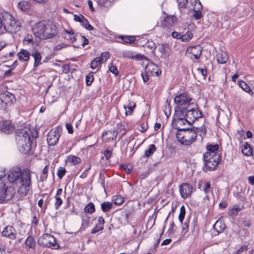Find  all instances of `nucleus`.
I'll use <instances>...</instances> for the list:
<instances>
[{"label":"nucleus","mask_w":254,"mask_h":254,"mask_svg":"<svg viewBox=\"0 0 254 254\" xmlns=\"http://www.w3.org/2000/svg\"><path fill=\"white\" fill-rule=\"evenodd\" d=\"M104 219L102 217H99L95 227L92 230L91 233L95 234L104 229Z\"/></svg>","instance_id":"24"},{"label":"nucleus","mask_w":254,"mask_h":254,"mask_svg":"<svg viewBox=\"0 0 254 254\" xmlns=\"http://www.w3.org/2000/svg\"><path fill=\"white\" fill-rule=\"evenodd\" d=\"M8 180L10 182H14L20 179V186L18 191L21 196H26L31 188V175L27 169L22 172L19 168H13L10 169L7 175Z\"/></svg>","instance_id":"1"},{"label":"nucleus","mask_w":254,"mask_h":254,"mask_svg":"<svg viewBox=\"0 0 254 254\" xmlns=\"http://www.w3.org/2000/svg\"><path fill=\"white\" fill-rule=\"evenodd\" d=\"M17 7L21 10L25 11L30 8L31 4L29 2L23 0L18 2Z\"/></svg>","instance_id":"29"},{"label":"nucleus","mask_w":254,"mask_h":254,"mask_svg":"<svg viewBox=\"0 0 254 254\" xmlns=\"http://www.w3.org/2000/svg\"><path fill=\"white\" fill-rule=\"evenodd\" d=\"M49 171V167L48 165H46L45 168L43 170V175L41 176L40 179L42 180H44V179H46L47 177V174Z\"/></svg>","instance_id":"54"},{"label":"nucleus","mask_w":254,"mask_h":254,"mask_svg":"<svg viewBox=\"0 0 254 254\" xmlns=\"http://www.w3.org/2000/svg\"><path fill=\"white\" fill-rule=\"evenodd\" d=\"M192 101L193 100L191 97L187 93H183L176 96L174 98L176 115L181 114L183 110L190 106L191 104H194L193 102H192Z\"/></svg>","instance_id":"4"},{"label":"nucleus","mask_w":254,"mask_h":254,"mask_svg":"<svg viewBox=\"0 0 254 254\" xmlns=\"http://www.w3.org/2000/svg\"><path fill=\"white\" fill-rule=\"evenodd\" d=\"M202 49L199 45L189 47L186 51L188 57L192 60H197L201 54Z\"/></svg>","instance_id":"13"},{"label":"nucleus","mask_w":254,"mask_h":254,"mask_svg":"<svg viewBox=\"0 0 254 254\" xmlns=\"http://www.w3.org/2000/svg\"><path fill=\"white\" fill-rule=\"evenodd\" d=\"M177 21V18L175 16L173 15H168L165 13L163 19L161 21V25L167 28H170L176 24Z\"/></svg>","instance_id":"14"},{"label":"nucleus","mask_w":254,"mask_h":254,"mask_svg":"<svg viewBox=\"0 0 254 254\" xmlns=\"http://www.w3.org/2000/svg\"><path fill=\"white\" fill-rule=\"evenodd\" d=\"M94 77L92 74H88L86 76V83L87 85H90L93 81Z\"/></svg>","instance_id":"53"},{"label":"nucleus","mask_w":254,"mask_h":254,"mask_svg":"<svg viewBox=\"0 0 254 254\" xmlns=\"http://www.w3.org/2000/svg\"><path fill=\"white\" fill-rule=\"evenodd\" d=\"M13 74L12 69H8L5 71L3 76L5 77H8L10 76Z\"/></svg>","instance_id":"63"},{"label":"nucleus","mask_w":254,"mask_h":254,"mask_svg":"<svg viewBox=\"0 0 254 254\" xmlns=\"http://www.w3.org/2000/svg\"><path fill=\"white\" fill-rule=\"evenodd\" d=\"M207 152L205 153H208L211 155L212 153L214 154H219L217 151L219 148L218 144H209L207 146Z\"/></svg>","instance_id":"30"},{"label":"nucleus","mask_w":254,"mask_h":254,"mask_svg":"<svg viewBox=\"0 0 254 254\" xmlns=\"http://www.w3.org/2000/svg\"><path fill=\"white\" fill-rule=\"evenodd\" d=\"M123 56L124 58L134 59L136 60H144L146 57L141 54H137L131 51H126L123 53Z\"/></svg>","instance_id":"20"},{"label":"nucleus","mask_w":254,"mask_h":254,"mask_svg":"<svg viewBox=\"0 0 254 254\" xmlns=\"http://www.w3.org/2000/svg\"><path fill=\"white\" fill-rule=\"evenodd\" d=\"M198 72L199 74H200L202 76L204 77L206 76L207 74V70L205 68H198Z\"/></svg>","instance_id":"61"},{"label":"nucleus","mask_w":254,"mask_h":254,"mask_svg":"<svg viewBox=\"0 0 254 254\" xmlns=\"http://www.w3.org/2000/svg\"><path fill=\"white\" fill-rule=\"evenodd\" d=\"M113 201L116 205H121L124 202V198L121 195H114L112 199Z\"/></svg>","instance_id":"43"},{"label":"nucleus","mask_w":254,"mask_h":254,"mask_svg":"<svg viewBox=\"0 0 254 254\" xmlns=\"http://www.w3.org/2000/svg\"><path fill=\"white\" fill-rule=\"evenodd\" d=\"M20 24L19 21L13 18L7 12L3 13V30L9 33H15L19 31Z\"/></svg>","instance_id":"6"},{"label":"nucleus","mask_w":254,"mask_h":254,"mask_svg":"<svg viewBox=\"0 0 254 254\" xmlns=\"http://www.w3.org/2000/svg\"><path fill=\"white\" fill-rule=\"evenodd\" d=\"M84 211L89 213H92L95 211L94 205L92 202L89 203L84 208Z\"/></svg>","instance_id":"45"},{"label":"nucleus","mask_w":254,"mask_h":254,"mask_svg":"<svg viewBox=\"0 0 254 254\" xmlns=\"http://www.w3.org/2000/svg\"><path fill=\"white\" fill-rule=\"evenodd\" d=\"M179 191L182 197L186 198L191 194L192 187L189 184L183 183L180 186Z\"/></svg>","instance_id":"18"},{"label":"nucleus","mask_w":254,"mask_h":254,"mask_svg":"<svg viewBox=\"0 0 254 254\" xmlns=\"http://www.w3.org/2000/svg\"><path fill=\"white\" fill-rule=\"evenodd\" d=\"M15 193L12 187H7L3 182H0V202L7 201L11 199Z\"/></svg>","instance_id":"10"},{"label":"nucleus","mask_w":254,"mask_h":254,"mask_svg":"<svg viewBox=\"0 0 254 254\" xmlns=\"http://www.w3.org/2000/svg\"><path fill=\"white\" fill-rule=\"evenodd\" d=\"M14 99V95L9 92L0 93V109H5L7 106L12 103Z\"/></svg>","instance_id":"12"},{"label":"nucleus","mask_w":254,"mask_h":254,"mask_svg":"<svg viewBox=\"0 0 254 254\" xmlns=\"http://www.w3.org/2000/svg\"><path fill=\"white\" fill-rule=\"evenodd\" d=\"M112 207V203L110 202H104L101 204V208L103 211L107 212Z\"/></svg>","instance_id":"41"},{"label":"nucleus","mask_w":254,"mask_h":254,"mask_svg":"<svg viewBox=\"0 0 254 254\" xmlns=\"http://www.w3.org/2000/svg\"><path fill=\"white\" fill-rule=\"evenodd\" d=\"M0 130L6 134H9L14 130V127L8 120L0 122Z\"/></svg>","instance_id":"19"},{"label":"nucleus","mask_w":254,"mask_h":254,"mask_svg":"<svg viewBox=\"0 0 254 254\" xmlns=\"http://www.w3.org/2000/svg\"><path fill=\"white\" fill-rule=\"evenodd\" d=\"M172 36L173 38L177 39H181V37L182 35L180 33H178L177 32H173L172 33Z\"/></svg>","instance_id":"62"},{"label":"nucleus","mask_w":254,"mask_h":254,"mask_svg":"<svg viewBox=\"0 0 254 254\" xmlns=\"http://www.w3.org/2000/svg\"><path fill=\"white\" fill-rule=\"evenodd\" d=\"M167 48V45L165 44H161L158 46V51L162 53H165V49Z\"/></svg>","instance_id":"57"},{"label":"nucleus","mask_w":254,"mask_h":254,"mask_svg":"<svg viewBox=\"0 0 254 254\" xmlns=\"http://www.w3.org/2000/svg\"><path fill=\"white\" fill-rule=\"evenodd\" d=\"M31 55L34 58V68H35L42 64V55L41 53L37 49H33L31 53Z\"/></svg>","instance_id":"21"},{"label":"nucleus","mask_w":254,"mask_h":254,"mask_svg":"<svg viewBox=\"0 0 254 254\" xmlns=\"http://www.w3.org/2000/svg\"><path fill=\"white\" fill-rule=\"evenodd\" d=\"M84 16H83L82 15H78L77 14L74 15V20L76 22H79L81 23V21L84 18Z\"/></svg>","instance_id":"58"},{"label":"nucleus","mask_w":254,"mask_h":254,"mask_svg":"<svg viewBox=\"0 0 254 254\" xmlns=\"http://www.w3.org/2000/svg\"><path fill=\"white\" fill-rule=\"evenodd\" d=\"M117 134L116 131H105L102 133V139L105 142H110L116 138Z\"/></svg>","instance_id":"22"},{"label":"nucleus","mask_w":254,"mask_h":254,"mask_svg":"<svg viewBox=\"0 0 254 254\" xmlns=\"http://www.w3.org/2000/svg\"><path fill=\"white\" fill-rule=\"evenodd\" d=\"M19 151L23 153H30L32 149V141L31 139L16 140Z\"/></svg>","instance_id":"11"},{"label":"nucleus","mask_w":254,"mask_h":254,"mask_svg":"<svg viewBox=\"0 0 254 254\" xmlns=\"http://www.w3.org/2000/svg\"><path fill=\"white\" fill-rule=\"evenodd\" d=\"M135 107V104L133 102L129 103L128 105H125L124 108L126 110V114L127 115L128 113L129 115H131V112L133 110L134 108Z\"/></svg>","instance_id":"39"},{"label":"nucleus","mask_w":254,"mask_h":254,"mask_svg":"<svg viewBox=\"0 0 254 254\" xmlns=\"http://www.w3.org/2000/svg\"><path fill=\"white\" fill-rule=\"evenodd\" d=\"M34 35L40 39H47L55 36L58 30L56 26L46 21L39 22L32 29Z\"/></svg>","instance_id":"2"},{"label":"nucleus","mask_w":254,"mask_h":254,"mask_svg":"<svg viewBox=\"0 0 254 254\" xmlns=\"http://www.w3.org/2000/svg\"><path fill=\"white\" fill-rule=\"evenodd\" d=\"M31 54L25 49H21L17 54L18 60L21 62H27L30 58Z\"/></svg>","instance_id":"23"},{"label":"nucleus","mask_w":254,"mask_h":254,"mask_svg":"<svg viewBox=\"0 0 254 254\" xmlns=\"http://www.w3.org/2000/svg\"><path fill=\"white\" fill-rule=\"evenodd\" d=\"M119 38L123 40V43L131 44L135 41V37L131 36H120Z\"/></svg>","instance_id":"31"},{"label":"nucleus","mask_w":254,"mask_h":254,"mask_svg":"<svg viewBox=\"0 0 254 254\" xmlns=\"http://www.w3.org/2000/svg\"><path fill=\"white\" fill-rule=\"evenodd\" d=\"M155 150L156 147L155 145H150L148 148L145 151L144 156L146 157H149L155 151Z\"/></svg>","instance_id":"37"},{"label":"nucleus","mask_w":254,"mask_h":254,"mask_svg":"<svg viewBox=\"0 0 254 254\" xmlns=\"http://www.w3.org/2000/svg\"><path fill=\"white\" fill-rule=\"evenodd\" d=\"M55 207L56 209H58L59 207L62 205L63 203L62 199L60 197H57V196H55Z\"/></svg>","instance_id":"49"},{"label":"nucleus","mask_w":254,"mask_h":254,"mask_svg":"<svg viewBox=\"0 0 254 254\" xmlns=\"http://www.w3.org/2000/svg\"><path fill=\"white\" fill-rule=\"evenodd\" d=\"M193 10L194 11V13L193 15L194 18L196 20L199 19L202 16V14L200 11V10H196V9H193Z\"/></svg>","instance_id":"55"},{"label":"nucleus","mask_w":254,"mask_h":254,"mask_svg":"<svg viewBox=\"0 0 254 254\" xmlns=\"http://www.w3.org/2000/svg\"><path fill=\"white\" fill-rule=\"evenodd\" d=\"M239 86L245 92L253 95V92L252 91L250 87L244 81L241 80L238 83Z\"/></svg>","instance_id":"32"},{"label":"nucleus","mask_w":254,"mask_h":254,"mask_svg":"<svg viewBox=\"0 0 254 254\" xmlns=\"http://www.w3.org/2000/svg\"><path fill=\"white\" fill-rule=\"evenodd\" d=\"M180 8H186L188 4V0H177Z\"/></svg>","instance_id":"51"},{"label":"nucleus","mask_w":254,"mask_h":254,"mask_svg":"<svg viewBox=\"0 0 254 254\" xmlns=\"http://www.w3.org/2000/svg\"><path fill=\"white\" fill-rule=\"evenodd\" d=\"M37 136L38 133L35 129L25 127L16 131L15 139H31V137L37 138Z\"/></svg>","instance_id":"8"},{"label":"nucleus","mask_w":254,"mask_h":254,"mask_svg":"<svg viewBox=\"0 0 254 254\" xmlns=\"http://www.w3.org/2000/svg\"><path fill=\"white\" fill-rule=\"evenodd\" d=\"M101 59L103 63L106 62L107 60L110 58V54L108 52L102 53L100 57H99Z\"/></svg>","instance_id":"48"},{"label":"nucleus","mask_w":254,"mask_h":254,"mask_svg":"<svg viewBox=\"0 0 254 254\" xmlns=\"http://www.w3.org/2000/svg\"><path fill=\"white\" fill-rule=\"evenodd\" d=\"M66 173V170L64 168L60 167L58 171L57 175L59 179H61L63 178Z\"/></svg>","instance_id":"47"},{"label":"nucleus","mask_w":254,"mask_h":254,"mask_svg":"<svg viewBox=\"0 0 254 254\" xmlns=\"http://www.w3.org/2000/svg\"><path fill=\"white\" fill-rule=\"evenodd\" d=\"M242 208L243 206H242L235 205L229 210L228 213L230 216H235L242 209Z\"/></svg>","instance_id":"34"},{"label":"nucleus","mask_w":254,"mask_h":254,"mask_svg":"<svg viewBox=\"0 0 254 254\" xmlns=\"http://www.w3.org/2000/svg\"><path fill=\"white\" fill-rule=\"evenodd\" d=\"M242 151L243 153L247 156H250L253 155L252 149L250 144L246 142H245L242 146Z\"/></svg>","instance_id":"26"},{"label":"nucleus","mask_w":254,"mask_h":254,"mask_svg":"<svg viewBox=\"0 0 254 254\" xmlns=\"http://www.w3.org/2000/svg\"><path fill=\"white\" fill-rule=\"evenodd\" d=\"M176 115L179 118L178 123L180 124H184L185 122L191 124L196 119L202 117L201 113L198 110L196 105L194 103L191 104L190 106L183 110L181 114Z\"/></svg>","instance_id":"3"},{"label":"nucleus","mask_w":254,"mask_h":254,"mask_svg":"<svg viewBox=\"0 0 254 254\" xmlns=\"http://www.w3.org/2000/svg\"><path fill=\"white\" fill-rule=\"evenodd\" d=\"M67 46V45L64 43H61L60 44L57 45L55 48V50H60L63 48H65Z\"/></svg>","instance_id":"60"},{"label":"nucleus","mask_w":254,"mask_h":254,"mask_svg":"<svg viewBox=\"0 0 254 254\" xmlns=\"http://www.w3.org/2000/svg\"><path fill=\"white\" fill-rule=\"evenodd\" d=\"M67 161L70 162L72 165H76L81 162V159L74 155H69L67 158Z\"/></svg>","instance_id":"33"},{"label":"nucleus","mask_w":254,"mask_h":254,"mask_svg":"<svg viewBox=\"0 0 254 254\" xmlns=\"http://www.w3.org/2000/svg\"><path fill=\"white\" fill-rule=\"evenodd\" d=\"M189 220H186L184 224H182V231L184 234H186L189 230Z\"/></svg>","instance_id":"52"},{"label":"nucleus","mask_w":254,"mask_h":254,"mask_svg":"<svg viewBox=\"0 0 254 254\" xmlns=\"http://www.w3.org/2000/svg\"><path fill=\"white\" fill-rule=\"evenodd\" d=\"M25 244L29 247V248L34 249L36 243L34 241V238L32 236H29L26 240Z\"/></svg>","instance_id":"35"},{"label":"nucleus","mask_w":254,"mask_h":254,"mask_svg":"<svg viewBox=\"0 0 254 254\" xmlns=\"http://www.w3.org/2000/svg\"><path fill=\"white\" fill-rule=\"evenodd\" d=\"M198 186V188L202 190L205 194H207L210 191L211 185L209 182H199Z\"/></svg>","instance_id":"27"},{"label":"nucleus","mask_w":254,"mask_h":254,"mask_svg":"<svg viewBox=\"0 0 254 254\" xmlns=\"http://www.w3.org/2000/svg\"><path fill=\"white\" fill-rule=\"evenodd\" d=\"M99 4L105 7H109L111 5V1L110 0H99Z\"/></svg>","instance_id":"50"},{"label":"nucleus","mask_w":254,"mask_h":254,"mask_svg":"<svg viewBox=\"0 0 254 254\" xmlns=\"http://www.w3.org/2000/svg\"><path fill=\"white\" fill-rule=\"evenodd\" d=\"M192 33L190 31H188L182 36L181 40L183 42H186L190 41L192 38Z\"/></svg>","instance_id":"42"},{"label":"nucleus","mask_w":254,"mask_h":254,"mask_svg":"<svg viewBox=\"0 0 254 254\" xmlns=\"http://www.w3.org/2000/svg\"><path fill=\"white\" fill-rule=\"evenodd\" d=\"M226 226L224 222L221 220H217L213 225L214 230L220 233L223 231Z\"/></svg>","instance_id":"28"},{"label":"nucleus","mask_w":254,"mask_h":254,"mask_svg":"<svg viewBox=\"0 0 254 254\" xmlns=\"http://www.w3.org/2000/svg\"><path fill=\"white\" fill-rule=\"evenodd\" d=\"M197 137L195 131L190 129H181L177 131L176 137L178 142L185 145H189L193 142Z\"/></svg>","instance_id":"5"},{"label":"nucleus","mask_w":254,"mask_h":254,"mask_svg":"<svg viewBox=\"0 0 254 254\" xmlns=\"http://www.w3.org/2000/svg\"><path fill=\"white\" fill-rule=\"evenodd\" d=\"M60 134L58 130L52 129L48 133L47 136V142L50 146H54L58 142Z\"/></svg>","instance_id":"15"},{"label":"nucleus","mask_w":254,"mask_h":254,"mask_svg":"<svg viewBox=\"0 0 254 254\" xmlns=\"http://www.w3.org/2000/svg\"><path fill=\"white\" fill-rule=\"evenodd\" d=\"M103 64L101 61V59L99 57L95 58L91 63L90 67L92 69H94L97 68L99 65Z\"/></svg>","instance_id":"36"},{"label":"nucleus","mask_w":254,"mask_h":254,"mask_svg":"<svg viewBox=\"0 0 254 254\" xmlns=\"http://www.w3.org/2000/svg\"><path fill=\"white\" fill-rule=\"evenodd\" d=\"M38 243L40 246L52 249H56L59 247V245L57 244L54 237L49 234L43 235L39 238Z\"/></svg>","instance_id":"9"},{"label":"nucleus","mask_w":254,"mask_h":254,"mask_svg":"<svg viewBox=\"0 0 254 254\" xmlns=\"http://www.w3.org/2000/svg\"><path fill=\"white\" fill-rule=\"evenodd\" d=\"M186 214V210L184 206H182L180 208V213L179 215V220L181 224H183V221L184 219Z\"/></svg>","instance_id":"44"},{"label":"nucleus","mask_w":254,"mask_h":254,"mask_svg":"<svg viewBox=\"0 0 254 254\" xmlns=\"http://www.w3.org/2000/svg\"><path fill=\"white\" fill-rule=\"evenodd\" d=\"M1 235L10 240H14L16 238L17 233L14 228L11 226H7L2 231Z\"/></svg>","instance_id":"17"},{"label":"nucleus","mask_w":254,"mask_h":254,"mask_svg":"<svg viewBox=\"0 0 254 254\" xmlns=\"http://www.w3.org/2000/svg\"><path fill=\"white\" fill-rule=\"evenodd\" d=\"M216 60L219 64H224L228 61V56L225 52H221L217 55Z\"/></svg>","instance_id":"25"},{"label":"nucleus","mask_w":254,"mask_h":254,"mask_svg":"<svg viewBox=\"0 0 254 254\" xmlns=\"http://www.w3.org/2000/svg\"><path fill=\"white\" fill-rule=\"evenodd\" d=\"M145 73L149 74L151 76H158L161 73L158 66L155 64L150 62L145 67Z\"/></svg>","instance_id":"16"},{"label":"nucleus","mask_w":254,"mask_h":254,"mask_svg":"<svg viewBox=\"0 0 254 254\" xmlns=\"http://www.w3.org/2000/svg\"><path fill=\"white\" fill-rule=\"evenodd\" d=\"M112 152L110 150H106L104 152V156L107 160L109 159L112 155Z\"/></svg>","instance_id":"59"},{"label":"nucleus","mask_w":254,"mask_h":254,"mask_svg":"<svg viewBox=\"0 0 254 254\" xmlns=\"http://www.w3.org/2000/svg\"><path fill=\"white\" fill-rule=\"evenodd\" d=\"M81 40L82 41V43L81 44V45L82 46V47H84L85 45H86L88 44V42H89L88 39L86 38L85 37L82 36Z\"/></svg>","instance_id":"64"},{"label":"nucleus","mask_w":254,"mask_h":254,"mask_svg":"<svg viewBox=\"0 0 254 254\" xmlns=\"http://www.w3.org/2000/svg\"><path fill=\"white\" fill-rule=\"evenodd\" d=\"M109 71L114 74L116 75H117L119 73L118 69L115 65H114L112 63H111L108 65Z\"/></svg>","instance_id":"46"},{"label":"nucleus","mask_w":254,"mask_h":254,"mask_svg":"<svg viewBox=\"0 0 254 254\" xmlns=\"http://www.w3.org/2000/svg\"><path fill=\"white\" fill-rule=\"evenodd\" d=\"M204 153L203 155V160L206 170L209 171L214 170L216 168L220 160L219 154Z\"/></svg>","instance_id":"7"},{"label":"nucleus","mask_w":254,"mask_h":254,"mask_svg":"<svg viewBox=\"0 0 254 254\" xmlns=\"http://www.w3.org/2000/svg\"><path fill=\"white\" fill-rule=\"evenodd\" d=\"M33 43H34V41H33V37H32V35H27V36H26L23 40V44L24 45H33Z\"/></svg>","instance_id":"40"},{"label":"nucleus","mask_w":254,"mask_h":254,"mask_svg":"<svg viewBox=\"0 0 254 254\" xmlns=\"http://www.w3.org/2000/svg\"><path fill=\"white\" fill-rule=\"evenodd\" d=\"M80 23L81 25L87 30L91 31L94 29V27L89 24L88 21L85 17Z\"/></svg>","instance_id":"38"},{"label":"nucleus","mask_w":254,"mask_h":254,"mask_svg":"<svg viewBox=\"0 0 254 254\" xmlns=\"http://www.w3.org/2000/svg\"><path fill=\"white\" fill-rule=\"evenodd\" d=\"M202 7L199 0H195L193 9L201 10Z\"/></svg>","instance_id":"56"}]
</instances>
